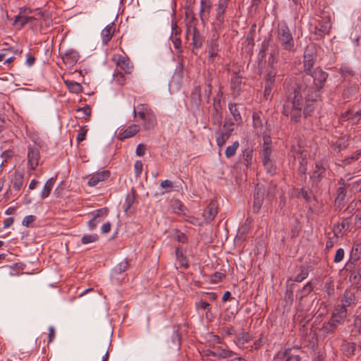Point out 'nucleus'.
Masks as SVG:
<instances>
[{
	"label": "nucleus",
	"mask_w": 361,
	"mask_h": 361,
	"mask_svg": "<svg viewBox=\"0 0 361 361\" xmlns=\"http://www.w3.org/2000/svg\"><path fill=\"white\" fill-rule=\"evenodd\" d=\"M328 77L329 73L318 66L300 78H286L283 83L286 99L282 114L290 116L295 123L300 121L302 109L305 117L311 116L317 107Z\"/></svg>",
	"instance_id": "nucleus-1"
},
{
	"label": "nucleus",
	"mask_w": 361,
	"mask_h": 361,
	"mask_svg": "<svg viewBox=\"0 0 361 361\" xmlns=\"http://www.w3.org/2000/svg\"><path fill=\"white\" fill-rule=\"evenodd\" d=\"M138 117L142 120V126L144 130L154 129L157 125L156 114L147 104H139Z\"/></svg>",
	"instance_id": "nucleus-2"
},
{
	"label": "nucleus",
	"mask_w": 361,
	"mask_h": 361,
	"mask_svg": "<svg viewBox=\"0 0 361 361\" xmlns=\"http://www.w3.org/2000/svg\"><path fill=\"white\" fill-rule=\"evenodd\" d=\"M277 39L285 50L293 51L295 42L288 25L284 22L278 25Z\"/></svg>",
	"instance_id": "nucleus-3"
},
{
	"label": "nucleus",
	"mask_w": 361,
	"mask_h": 361,
	"mask_svg": "<svg viewBox=\"0 0 361 361\" xmlns=\"http://www.w3.org/2000/svg\"><path fill=\"white\" fill-rule=\"evenodd\" d=\"M346 316L345 311L343 307L336 308L329 321L323 325L322 331L327 334H333L338 325L343 322Z\"/></svg>",
	"instance_id": "nucleus-4"
},
{
	"label": "nucleus",
	"mask_w": 361,
	"mask_h": 361,
	"mask_svg": "<svg viewBox=\"0 0 361 361\" xmlns=\"http://www.w3.org/2000/svg\"><path fill=\"white\" fill-rule=\"evenodd\" d=\"M303 58V71L305 75H307L313 71L312 68L317 59L316 51L313 46L306 47Z\"/></svg>",
	"instance_id": "nucleus-5"
},
{
	"label": "nucleus",
	"mask_w": 361,
	"mask_h": 361,
	"mask_svg": "<svg viewBox=\"0 0 361 361\" xmlns=\"http://www.w3.org/2000/svg\"><path fill=\"white\" fill-rule=\"evenodd\" d=\"M327 169V164L324 161L316 162L315 169L313 171L310 178L313 184H318L324 178L326 171Z\"/></svg>",
	"instance_id": "nucleus-6"
},
{
	"label": "nucleus",
	"mask_w": 361,
	"mask_h": 361,
	"mask_svg": "<svg viewBox=\"0 0 361 361\" xmlns=\"http://www.w3.org/2000/svg\"><path fill=\"white\" fill-rule=\"evenodd\" d=\"M31 13L32 11L28 8H20L18 14L15 18L14 24L20 25V27H23L26 24L32 22L35 20V18L28 16Z\"/></svg>",
	"instance_id": "nucleus-7"
},
{
	"label": "nucleus",
	"mask_w": 361,
	"mask_h": 361,
	"mask_svg": "<svg viewBox=\"0 0 361 361\" xmlns=\"http://www.w3.org/2000/svg\"><path fill=\"white\" fill-rule=\"evenodd\" d=\"M108 214V209L106 207L99 209L92 214V218L89 220L87 225L90 230H94L99 224H100Z\"/></svg>",
	"instance_id": "nucleus-8"
},
{
	"label": "nucleus",
	"mask_w": 361,
	"mask_h": 361,
	"mask_svg": "<svg viewBox=\"0 0 361 361\" xmlns=\"http://www.w3.org/2000/svg\"><path fill=\"white\" fill-rule=\"evenodd\" d=\"M114 60L116 61L117 67L120 68L126 74L132 73L134 67L128 56L118 55L115 56Z\"/></svg>",
	"instance_id": "nucleus-9"
},
{
	"label": "nucleus",
	"mask_w": 361,
	"mask_h": 361,
	"mask_svg": "<svg viewBox=\"0 0 361 361\" xmlns=\"http://www.w3.org/2000/svg\"><path fill=\"white\" fill-rule=\"evenodd\" d=\"M39 150L35 146H29L27 151V166L31 170H35L38 166Z\"/></svg>",
	"instance_id": "nucleus-10"
},
{
	"label": "nucleus",
	"mask_w": 361,
	"mask_h": 361,
	"mask_svg": "<svg viewBox=\"0 0 361 361\" xmlns=\"http://www.w3.org/2000/svg\"><path fill=\"white\" fill-rule=\"evenodd\" d=\"M140 130V126L137 124H132L126 128H122L119 130L117 137L120 140H123L135 135Z\"/></svg>",
	"instance_id": "nucleus-11"
},
{
	"label": "nucleus",
	"mask_w": 361,
	"mask_h": 361,
	"mask_svg": "<svg viewBox=\"0 0 361 361\" xmlns=\"http://www.w3.org/2000/svg\"><path fill=\"white\" fill-rule=\"evenodd\" d=\"M341 118L351 125L357 124L361 119V109L355 111L353 109L347 110L342 114Z\"/></svg>",
	"instance_id": "nucleus-12"
},
{
	"label": "nucleus",
	"mask_w": 361,
	"mask_h": 361,
	"mask_svg": "<svg viewBox=\"0 0 361 361\" xmlns=\"http://www.w3.org/2000/svg\"><path fill=\"white\" fill-rule=\"evenodd\" d=\"M243 77L238 73H234L231 78V90L234 97L238 96L241 92Z\"/></svg>",
	"instance_id": "nucleus-13"
},
{
	"label": "nucleus",
	"mask_w": 361,
	"mask_h": 361,
	"mask_svg": "<svg viewBox=\"0 0 361 361\" xmlns=\"http://www.w3.org/2000/svg\"><path fill=\"white\" fill-rule=\"evenodd\" d=\"M346 271H349V280L355 286H359L361 282V267L357 266H345Z\"/></svg>",
	"instance_id": "nucleus-14"
},
{
	"label": "nucleus",
	"mask_w": 361,
	"mask_h": 361,
	"mask_svg": "<svg viewBox=\"0 0 361 361\" xmlns=\"http://www.w3.org/2000/svg\"><path fill=\"white\" fill-rule=\"evenodd\" d=\"M222 116L223 113L221 102H219V100L216 99H213L212 118L214 123L219 126L221 123Z\"/></svg>",
	"instance_id": "nucleus-15"
},
{
	"label": "nucleus",
	"mask_w": 361,
	"mask_h": 361,
	"mask_svg": "<svg viewBox=\"0 0 361 361\" xmlns=\"http://www.w3.org/2000/svg\"><path fill=\"white\" fill-rule=\"evenodd\" d=\"M110 176V172L108 170H104L101 172L93 174L88 180L87 184L89 186H95L99 182L107 180Z\"/></svg>",
	"instance_id": "nucleus-16"
},
{
	"label": "nucleus",
	"mask_w": 361,
	"mask_h": 361,
	"mask_svg": "<svg viewBox=\"0 0 361 361\" xmlns=\"http://www.w3.org/2000/svg\"><path fill=\"white\" fill-rule=\"evenodd\" d=\"M218 212L217 204L212 201L204 211L203 216L207 222L212 221Z\"/></svg>",
	"instance_id": "nucleus-17"
},
{
	"label": "nucleus",
	"mask_w": 361,
	"mask_h": 361,
	"mask_svg": "<svg viewBox=\"0 0 361 361\" xmlns=\"http://www.w3.org/2000/svg\"><path fill=\"white\" fill-rule=\"evenodd\" d=\"M355 296L351 291L345 290L343 295L341 298V305H338L336 308H343L347 314V307L350 306L355 302Z\"/></svg>",
	"instance_id": "nucleus-18"
},
{
	"label": "nucleus",
	"mask_w": 361,
	"mask_h": 361,
	"mask_svg": "<svg viewBox=\"0 0 361 361\" xmlns=\"http://www.w3.org/2000/svg\"><path fill=\"white\" fill-rule=\"evenodd\" d=\"M264 201V190L257 185L254 194L253 210L258 212L262 207Z\"/></svg>",
	"instance_id": "nucleus-19"
},
{
	"label": "nucleus",
	"mask_w": 361,
	"mask_h": 361,
	"mask_svg": "<svg viewBox=\"0 0 361 361\" xmlns=\"http://www.w3.org/2000/svg\"><path fill=\"white\" fill-rule=\"evenodd\" d=\"M115 32V25L114 23L107 25L102 31L101 37L103 44L106 45L111 39Z\"/></svg>",
	"instance_id": "nucleus-20"
},
{
	"label": "nucleus",
	"mask_w": 361,
	"mask_h": 361,
	"mask_svg": "<svg viewBox=\"0 0 361 361\" xmlns=\"http://www.w3.org/2000/svg\"><path fill=\"white\" fill-rule=\"evenodd\" d=\"M79 54L75 50H68L63 56L64 63L70 66H74L78 61Z\"/></svg>",
	"instance_id": "nucleus-21"
},
{
	"label": "nucleus",
	"mask_w": 361,
	"mask_h": 361,
	"mask_svg": "<svg viewBox=\"0 0 361 361\" xmlns=\"http://www.w3.org/2000/svg\"><path fill=\"white\" fill-rule=\"evenodd\" d=\"M191 35L192 37V45L195 49L201 47L204 41L203 37L200 34V31L196 27H192V30L188 31V35Z\"/></svg>",
	"instance_id": "nucleus-22"
},
{
	"label": "nucleus",
	"mask_w": 361,
	"mask_h": 361,
	"mask_svg": "<svg viewBox=\"0 0 361 361\" xmlns=\"http://www.w3.org/2000/svg\"><path fill=\"white\" fill-rule=\"evenodd\" d=\"M360 258V248L358 245L353 246L350 252V258L345 266H357Z\"/></svg>",
	"instance_id": "nucleus-23"
},
{
	"label": "nucleus",
	"mask_w": 361,
	"mask_h": 361,
	"mask_svg": "<svg viewBox=\"0 0 361 361\" xmlns=\"http://www.w3.org/2000/svg\"><path fill=\"white\" fill-rule=\"evenodd\" d=\"M211 355L218 358L226 359L232 357L237 355V353L229 349H223L219 348L215 351H212Z\"/></svg>",
	"instance_id": "nucleus-24"
},
{
	"label": "nucleus",
	"mask_w": 361,
	"mask_h": 361,
	"mask_svg": "<svg viewBox=\"0 0 361 361\" xmlns=\"http://www.w3.org/2000/svg\"><path fill=\"white\" fill-rule=\"evenodd\" d=\"M228 6V0H219L217 8L216 19L219 23H224V14Z\"/></svg>",
	"instance_id": "nucleus-25"
},
{
	"label": "nucleus",
	"mask_w": 361,
	"mask_h": 361,
	"mask_svg": "<svg viewBox=\"0 0 361 361\" xmlns=\"http://www.w3.org/2000/svg\"><path fill=\"white\" fill-rule=\"evenodd\" d=\"M228 109L232 115V119L236 123L237 125H240L243 123V119L237 104L235 103H230L228 104Z\"/></svg>",
	"instance_id": "nucleus-26"
},
{
	"label": "nucleus",
	"mask_w": 361,
	"mask_h": 361,
	"mask_svg": "<svg viewBox=\"0 0 361 361\" xmlns=\"http://www.w3.org/2000/svg\"><path fill=\"white\" fill-rule=\"evenodd\" d=\"M13 187L16 190H20L23 185L24 176L23 173L16 171L12 179Z\"/></svg>",
	"instance_id": "nucleus-27"
},
{
	"label": "nucleus",
	"mask_w": 361,
	"mask_h": 361,
	"mask_svg": "<svg viewBox=\"0 0 361 361\" xmlns=\"http://www.w3.org/2000/svg\"><path fill=\"white\" fill-rule=\"evenodd\" d=\"M190 99L192 104L198 107L201 103V87L197 85L191 93Z\"/></svg>",
	"instance_id": "nucleus-28"
},
{
	"label": "nucleus",
	"mask_w": 361,
	"mask_h": 361,
	"mask_svg": "<svg viewBox=\"0 0 361 361\" xmlns=\"http://www.w3.org/2000/svg\"><path fill=\"white\" fill-rule=\"evenodd\" d=\"M211 3L209 0H201L200 15L202 20H204L209 13Z\"/></svg>",
	"instance_id": "nucleus-29"
},
{
	"label": "nucleus",
	"mask_w": 361,
	"mask_h": 361,
	"mask_svg": "<svg viewBox=\"0 0 361 361\" xmlns=\"http://www.w3.org/2000/svg\"><path fill=\"white\" fill-rule=\"evenodd\" d=\"M176 260L178 262V264L180 267H183V268L188 267V262L187 257H186L185 253L183 252V251L182 250V249H180V247H176Z\"/></svg>",
	"instance_id": "nucleus-30"
},
{
	"label": "nucleus",
	"mask_w": 361,
	"mask_h": 361,
	"mask_svg": "<svg viewBox=\"0 0 361 361\" xmlns=\"http://www.w3.org/2000/svg\"><path fill=\"white\" fill-rule=\"evenodd\" d=\"M135 202V191L132 189L131 191L128 193L126 197V200L123 204L124 212L127 213L133 205Z\"/></svg>",
	"instance_id": "nucleus-31"
},
{
	"label": "nucleus",
	"mask_w": 361,
	"mask_h": 361,
	"mask_svg": "<svg viewBox=\"0 0 361 361\" xmlns=\"http://www.w3.org/2000/svg\"><path fill=\"white\" fill-rule=\"evenodd\" d=\"M341 350L345 356L349 357L354 354L355 343L344 341L341 344Z\"/></svg>",
	"instance_id": "nucleus-32"
},
{
	"label": "nucleus",
	"mask_w": 361,
	"mask_h": 361,
	"mask_svg": "<svg viewBox=\"0 0 361 361\" xmlns=\"http://www.w3.org/2000/svg\"><path fill=\"white\" fill-rule=\"evenodd\" d=\"M277 73V69H267L264 74V82L275 84Z\"/></svg>",
	"instance_id": "nucleus-33"
},
{
	"label": "nucleus",
	"mask_w": 361,
	"mask_h": 361,
	"mask_svg": "<svg viewBox=\"0 0 361 361\" xmlns=\"http://www.w3.org/2000/svg\"><path fill=\"white\" fill-rule=\"evenodd\" d=\"M55 178H50L48 179V180L46 182L43 189H42V191L41 192V195H40V197L42 199H45L46 197H47L51 190H52V188L55 183Z\"/></svg>",
	"instance_id": "nucleus-34"
},
{
	"label": "nucleus",
	"mask_w": 361,
	"mask_h": 361,
	"mask_svg": "<svg viewBox=\"0 0 361 361\" xmlns=\"http://www.w3.org/2000/svg\"><path fill=\"white\" fill-rule=\"evenodd\" d=\"M65 84L68 90L72 93L78 94L82 91V87L79 82L73 80H66Z\"/></svg>",
	"instance_id": "nucleus-35"
},
{
	"label": "nucleus",
	"mask_w": 361,
	"mask_h": 361,
	"mask_svg": "<svg viewBox=\"0 0 361 361\" xmlns=\"http://www.w3.org/2000/svg\"><path fill=\"white\" fill-rule=\"evenodd\" d=\"M346 197V187L345 185L339 187L336 191V204L341 205Z\"/></svg>",
	"instance_id": "nucleus-36"
},
{
	"label": "nucleus",
	"mask_w": 361,
	"mask_h": 361,
	"mask_svg": "<svg viewBox=\"0 0 361 361\" xmlns=\"http://www.w3.org/2000/svg\"><path fill=\"white\" fill-rule=\"evenodd\" d=\"M252 149L250 148L245 149L243 152V161L247 167H249L252 164Z\"/></svg>",
	"instance_id": "nucleus-37"
},
{
	"label": "nucleus",
	"mask_w": 361,
	"mask_h": 361,
	"mask_svg": "<svg viewBox=\"0 0 361 361\" xmlns=\"http://www.w3.org/2000/svg\"><path fill=\"white\" fill-rule=\"evenodd\" d=\"M262 161L267 173L271 176H274L276 173V166L272 161L270 159Z\"/></svg>",
	"instance_id": "nucleus-38"
},
{
	"label": "nucleus",
	"mask_w": 361,
	"mask_h": 361,
	"mask_svg": "<svg viewBox=\"0 0 361 361\" xmlns=\"http://www.w3.org/2000/svg\"><path fill=\"white\" fill-rule=\"evenodd\" d=\"M275 84L264 82L263 98L264 100H269L272 97L271 92Z\"/></svg>",
	"instance_id": "nucleus-39"
},
{
	"label": "nucleus",
	"mask_w": 361,
	"mask_h": 361,
	"mask_svg": "<svg viewBox=\"0 0 361 361\" xmlns=\"http://www.w3.org/2000/svg\"><path fill=\"white\" fill-rule=\"evenodd\" d=\"M239 147V142L238 141L234 142L231 145L226 147L225 154L227 158H230L234 156L236 153L237 149Z\"/></svg>",
	"instance_id": "nucleus-40"
},
{
	"label": "nucleus",
	"mask_w": 361,
	"mask_h": 361,
	"mask_svg": "<svg viewBox=\"0 0 361 361\" xmlns=\"http://www.w3.org/2000/svg\"><path fill=\"white\" fill-rule=\"evenodd\" d=\"M231 134L226 132L225 130H223L219 135V136L216 137V141L217 145L220 147H222L225 145L226 142L228 140Z\"/></svg>",
	"instance_id": "nucleus-41"
},
{
	"label": "nucleus",
	"mask_w": 361,
	"mask_h": 361,
	"mask_svg": "<svg viewBox=\"0 0 361 361\" xmlns=\"http://www.w3.org/2000/svg\"><path fill=\"white\" fill-rule=\"evenodd\" d=\"M237 343L239 345H245L252 340V336L247 332H242L237 337Z\"/></svg>",
	"instance_id": "nucleus-42"
},
{
	"label": "nucleus",
	"mask_w": 361,
	"mask_h": 361,
	"mask_svg": "<svg viewBox=\"0 0 361 361\" xmlns=\"http://www.w3.org/2000/svg\"><path fill=\"white\" fill-rule=\"evenodd\" d=\"M178 331V329L176 326H174L173 332V335H172V343L173 344V347L178 350V349H180V338Z\"/></svg>",
	"instance_id": "nucleus-43"
},
{
	"label": "nucleus",
	"mask_w": 361,
	"mask_h": 361,
	"mask_svg": "<svg viewBox=\"0 0 361 361\" xmlns=\"http://www.w3.org/2000/svg\"><path fill=\"white\" fill-rule=\"evenodd\" d=\"M235 125H237L236 123L232 118H228L224 124L223 130L231 135L232 132L234 130Z\"/></svg>",
	"instance_id": "nucleus-44"
},
{
	"label": "nucleus",
	"mask_w": 361,
	"mask_h": 361,
	"mask_svg": "<svg viewBox=\"0 0 361 361\" xmlns=\"http://www.w3.org/2000/svg\"><path fill=\"white\" fill-rule=\"evenodd\" d=\"M360 157H361V150H357L354 154H353L351 156L346 157L343 161V163L345 165H349L353 161H357Z\"/></svg>",
	"instance_id": "nucleus-45"
},
{
	"label": "nucleus",
	"mask_w": 361,
	"mask_h": 361,
	"mask_svg": "<svg viewBox=\"0 0 361 361\" xmlns=\"http://www.w3.org/2000/svg\"><path fill=\"white\" fill-rule=\"evenodd\" d=\"M271 152H272V150H271V146H268V145L263 146L262 150L261 152L262 161L270 160Z\"/></svg>",
	"instance_id": "nucleus-46"
},
{
	"label": "nucleus",
	"mask_w": 361,
	"mask_h": 361,
	"mask_svg": "<svg viewBox=\"0 0 361 361\" xmlns=\"http://www.w3.org/2000/svg\"><path fill=\"white\" fill-rule=\"evenodd\" d=\"M160 186L161 188L164 189V190L161 192V194L169 193L171 191L173 183L169 180H165L160 183Z\"/></svg>",
	"instance_id": "nucleus-47"
},
{
	"label": "nucleus",
	"mask_w": 361,
	"mask_h": 361,
	"mask_svg": "<svg viewBox=\"0 0 361 361\" xmlns=\"http://www.w3.org/2000/svg\"><path fill=\"white\" fill-rule=\"evenodd\" d=\"M97 240L98 235L97 234L84 235L81 238V242L82 244L86 245L96 242Z\"/></svg>",
	"instance_id": "nucleus-48"
},
{
	"label": "nucleus",
	"mask_w": 361,
	"mask_h": 361,
	"mask_svg": "<svg viewBox=\"0 0 361 361\" xmlns=\"http://www.w3.org/2000/svg\"><path fill=\"white\" fill-rule=\"evenodd\" d=\"M276 53L274 51L271 52L270 54V56L268 59V66L269 67L267 69H277L276 68V63L278 62V60L276 57L275 56Z\"/></svg>",
	"instance_id": "nucleus-49"
},
{
	"label": "nucleus",
	"mask_w": 361,
	"mask_h": 361,
	"mask_svg": "<svg viewBox=\"0 0 361 361\" xmlns=\"http://www.w3.org/2000/svg\"><path fill=\"white\" fill-rule=\"evenodd\" d=\"M219 51L218 45L216 44H212L209 47L208 54H209V58L212 61H213V59L217 56Z\"/></svg>",
	"instance_id": "nucleus-50"
},
{
	"label": "nucleus",
	"mask_w": 361,
	"mask_h": 361,
	"mask_svg": "<svg viewBox=\"0 0 361 361\" xmlns=\"http://www.w3.org/2000/svg\"><path fill=\"white\" fill-rule=\"evenodd\" d=\"M173 210L176 214H182L184 211V206L179 200H176L172 204Z\"/></svg>",
	"instance_id": "nucleus-51"
},
{
	"label": "nucleus",
	"mask_w": 361,
	"mask_h": 361,
	"mask_svg": "<svg viewBox=\"0 0 361 361\" xmlns=\"http://www.w3.org/2000/svg\"><path fill=\"white\" fill-rule=\"evenodd\" d=\"M114 80L119 85H123L126 82V77L124 75L119 71L116 72L114 74Z\"/></svg>",
	"instance_id": "nucleus-52"
},
{
	"label": "nucleus",
	"mask_w": 361,
	"mask_h": 361,
	"mask_svg": "<svg viewBox=\"0 0 361 361\" xmlns=\"http://www.w3.org/2000/svg\"><path fill=\"white\" fill-rule=\"evenodd\" d=\"M308 276V271L306 269L302 268L300 272L295 277V281L301 282Z\"/></svg>",
	"instance_id": "nucleus-53"
},
{
	"label": "nucleus",
	"mask_w": 361,
	"mask_h": 361,
	"mask_svg": "<svg viewBox=\"0 0 361 361\" xmlns=\"http://www.w3.org/2000/svg\"><path fill=\"white\" fill-rule=\"evenodd\" d=\"M77 111L78 113H81L82 118H84L85 116H90L91 115V108L88 105H86L81 108H78L77 109Z\"/></svg>",
	"instance_id": "nucleus-54"
},
{
	"label": "nucleus",
	"mask_w": 361,
	"mask_h": 361,
	"mask_svg": "<svg viewBox=\"0 0 361 361\" xmlns=\"http://www.w3.org/2000/svg\"><path fill=\"white\" fill-rule=\"evenodd\" d=\"M344 254H345V252H344V250L343 248L338 249L336 252L334 262L335 263H338V262H341L343 259Z\"/></svg>",
	"instance_id": "nucleus-55"
},
{
	"label": "nucleus",
	"mask_w": 361,
	"mask_h": 361,
	"mask_svg": "<svg viewBox=\"0 0 361 361\" xmlns=\"http://www.w3.org/2000/svg\"><path fill=\"white\" fill-rule=\"evenodd\" d=\"M324 289L329 295L334 294V287L333 281L331 280L326 281L325 282Z\"/></svg>",
	"instance_id": "nucleus-56"
},
{
	"label": "nucleus",
	"mask_w": 361,
	"mask_h": 361,
	"mask_svg": "<svg viewBox=\"0 0 361 361\" xmlns=\"http://www.w3.org/2000/svg\"><path fill=\"white\" fill-rule=\"evenodd\" d=\"M330 27H331V25H330L329 23H326L325 25H322L319 28L317 27V29L318 30V32H319V35L322 37L324 35L329 33Z\"/></svg>",
	"instance_id": "nucleus-57"
},
{
	"label": "nucleus",
	"mask_w": 361,
	"mask_h": 361,
	"mask_svg": "<svg viewBox=\"0 0 361 361\" xmlns=\"http://www.w3.org/2000/svg\"><path fill=\"white\" fill-rule=\"evenodd\" d=\"M128 267H129V264H128V261L124 260V261L121 262L119 264H118V266L116 268V270L118 273L121 274V273L124 272L125 271H126L128 269Z\"/></svg>",
	"instance_id": "nucleus-58"
},
{
	"label": "nucleus",
	"mask_w": 361,
	"mask_h": 361,
	"mask_svg": "<svg viewBox=\"0 0 361 361\" xmlns=\"http://www.w3.org/2000/svg\"><path fill=\"white\" fill-rule=\"evenodd\" d=\"M341 74L343 77L353 76L354 75L353 71L347 66L341 67L340 69Z\"/></svg>",
	"instance_id": "nucleus-59"
},
{
	"label": "nucleus",
	"mask_w": 361,
	"mask_h": 361,
	"mask_svg": "<svg viewBox=\"0 0 361 361\" xmlns=\"http://www.w3.org/2000/svg\"><path fill=\"white\" fill-rule=\"evenodd\" d=\"M224 277L225 275L224 274L220 272H215L211 276V281L216 283L219 281H221Z\"/></svg>",
	"instance_id": "nucleus-60"
},
{
	"label": "nucleus",
	"mask_w": 361,
	"mask_h": 361,
	"mask_svg": "<svg viewBox=\"0 0 361 361\" xmlns=\"http://www.w3.org/2000/svg\"><path fill=\"white\" fill-rule=\"evenodd\" d=\"M212 92V85L211 81H208L207 87L204 90V97L207 99V102H209Z\"/></svg>",
	"instance_id": "nucleus-61"
},
{
	"label": "nucleus",
	"mask_w": 361,
	"mask_h": 361,
	"mask_svg": "<svg viewBox=\"0 0 361 361\" xmlns=\"http://www.w3.org/2000/svg\"><path fill=\"white\" fill-rule=\"evenodd\" d=\"M35 219H36V216H34V215H27V216L24 217L22 224H23V226H25L26 227H28L31 223H32L33 221H35Z\"/></svg>",
	"instance_id": "nucleus-62"
},
{
	"label": "nucleus",
	"mask_w": 361,
	"mask_h": 361,
	"mask_svg": "<svg viewBox=\"0 0 361 361\" xmlns=\"http://www.w3.org/2000/svg\"><path fill=\"white\" fill-rule=\"evenodd\" d=\"M252 118H253L254 128L255 129L262 128V120H261L260 117L258 115L254 114L252 116Z\"/></svg>",
	"instance_id": "nucleus-63"
},
{
	"label": "nucleus",
	"mask_w": 361,
	"mask_h": 361,
	"mask_svg": "<svg viewBox=\"0 0 361 361\" xmlns=\"http://www.w3.org/2000/svg\"><path fill=\"white\" fill-rule=\"evenodd\" d=\"M174 238L177 241L183 244L188 242V237L183 233L178 232Z\"/></svg>",
	"instance_id": "nucleus-64"
}]
</instances>
